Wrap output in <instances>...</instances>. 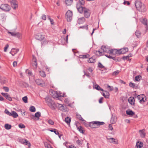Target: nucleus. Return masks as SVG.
<instances>
[{
  "label": "nucleus",
  "instance_id": "f03ea898",
  "mask_svg": "<svg viewBox=\"0 0 148 148\" xmlns=\"http://www.w3.org/2000/svg\"><path fill=\"white\" fill-rule=\"evenodd\" d=\"M135 5L137 10L141 12H144L146 11V8L145 6L140 1H136L135 2Z\"/></svg>",
  "mask_w": 148,
  "mask_h": 148
},
{
  "label": "nucleus",
  "instance_id": "72a5a7b5",
  "mask_svg": "<svg viewBox=\"0 0 148 148\" xmlns=\"http://www.w3.org/2000/svg\"><path fill=\"white\" fill-rule=\"evenodd\" d=\"M136 85L135 84L132 83V82H130L129 84V86L132 88H136L137 87V86H136Z\"/></svg>",
  "mask_w": 148,
  "mask_h": 148
},
{
  "label": "nucleus",
  "instance_id": "49530a36",
  "mask_svg": "<svg viewBox=\"0 0 148 148\" xmlns=\"http://www.w3.org/2000/svg\"><path fill=\"white\" fill-rule=\"evenodd\" d=\"M23 101L25 103H27V96H25L22 98Z\"/></svg>",
  "mask_w": 148,
  "mask_h": 148
},
{
  "label": "nucleus",
  "instance_id": "c9c22d12",
  "mask_svg": "<svg viewBox=\"0 0 148 148\" xmlns=\"http://www.w3.org/2000/svg\"><path fill=\"white\" fill-rule=\"evenodd\" d=\"M146 100V97H143L141 98V100H140L139 102L141 103H143Z\"/></svg>",
  "mask_w": 148,
  "mask_h": 148
},
{
  "label": "nucleus",
  "instance_id": "774afa93",
  "mask_svg": "<svg viewBox=\"0 0 148 148\" xmlns=\"http://www.w3.org/2000/svg\"><path fill=\"white\" fill-rule=\"evenodd\" d=\"M42 18L44 20H45L46 19V16L45 14H42Z\"/></svg>",
  "mask_w": 148,
  "mask_h": 148
},
{
  "label": "nucleus",
  "instance_id": "c03bdc74",
  "mask_svg": "<svg viewBox=\"0 0 148 148\" xmlns=\"http://www.w3.org/2000/svg\"><path fill=\"white\" fill-rule=\"evenodd\" d=\"M71 121L70 118L68 117H67L65 119V121L68 124H69Z\"/></svg>",
  "mask_w": 148,
  "mask_h": 148
},
{
  "label": "nucleus",
  "instance_id": "ea45409f",
  "mask_svg": "<svg viewBox=\"0 0 148 148\" xmlns=\"http://www.w3.org/2000/svg\"><path fill=\"white\" fill-rule=\"evenodd\" d=\"M135 34L136 36L138 38H139L140 37V35L141 34V33L140 31L137 30Z\"/></svg>",
  "mask_w": 148,
  "mask_h": 148
},
{
  "label": "nucleus",
  "instance_id": "a18cd8bd",
  "mask_svg": "<svg viewBox=\"0 0 148 148\" xmlns=\"http://www.w3.org/2000/svg\"><path fill=\"white\" fill-rule=\"evenodd\" d=\"M143 97H145V95L142 94L138 95L137 96V98H138V99L140 101V100H141V98ZM135 98H136V97H135Z\"/></svg>",
  "mask_w": 148,
  "mask_h": 148
},
{
  "label": "nucleus",
  "instance_id": "603ef678",
  "mask_svg": "<svg viewBox=\"0 0 148 148\" xmlns=\"http://www.w3.org/2000/svg\"><path fill=\"white\" fill-rule=\"evenodd\" d=\"M4 112L9 116H11V112H10L7 109H5L4 111Z\"/></svg>",
  "mask_w": 148,
  "mask_h": 148
},
{
  "label": "nucleus",
  "instance_id": "b1692460",
  "mask_svg": "<svg viewBox=\"0 0 148 148\" xmlns=\"http://www.w3.org/2000/svg\"><path fill=\"white\" fill-rule=\"evenodd\" d=\"M11 116H12L14 118H16L18 116V115L16 112L14 111H12Z\"/></svg>",
  "mask_w": 148,
  "mask_h": 148
},
{
  "label": "nucleus",
  "instance_id": "680f3d73",
  "mask_svg": "<svg viewBox=\"0 0 148 148\" xmlns=\"http://www.w3.org/2000/svg\"><path fill=\"white\" fill-rule=\"evenodd\" d=\"M48 123L49 124L51 125H53L54 124V122L51 119H49L48 120Z\"/></svg>",
  "mask_w": 148,
  "mask_h": 148
},
{
  "label": "nucleus",
  "instance_id": "aec40b11",
  "mask_svg": "<svg viewBox=\"0 0 148 148\" xmlns=\"http://www.w3.org/2000/svg\"><path fill=\"white\" fill-rule=\"evenodd\" d=\"M120 49L122 54H125L128 51V49L127 47L121 48Z\"/></svg>",
  "mask_w": 148,
  "mask_h": 148
},
{
  "label": "nucleus",
  "instance_id": "39448f33",
  "mask_svg": "<svg viewBox=\"0 0 148 148\" xmlns=\"http://www.w3.org/2000/svg\"><path fill=\"white\" fill-rule=\"evenodd\" d=\"M73 13L72 11L68 10L65 14L66 18L68 22H70L72 19Z\"/></svg>",
  "mask_w": 148,
  "mask_h": 148
},
{
  "label": "nucleus",
  "instance_id": "f8f14e48",
  "mask_svg": "<svg viewBox=\"0 0 148 148\" xmlns=\"http://www.w3.org/2000/svg\"><path fill=\"white\" fill-rule=\"evenodd\" d=\"M57 107L59 108V110L65 112L66 110H65L66 108L65 106H63L62 104L58 103Z\"/></svg>",
  "mask_w": 148,
  "mask_h": 148
},
{
  "label": "nucleus",
  "instance_id": "e2e57ef3",
  "mask_svg": "<svg viewBox=\"0 0 148 148\" xmlns=\"http://www.w3.org/2000/svg\"><path fill=\"white\" fill-rule=\"evenodd\" d=\"M119 73V70H117L113 73V75H118Z\"/></svg>",
  "mask_w": 148,
  "mask_h": 148
},
{
  "label": "nucleus",
  "instance_id": "a878e982",
  "mask_svg": "<svg viewBox=\"0 0 148 148\" xmlns=\"http://www.w3.org/2000/svg\"><path fill=\"white\" fill-rule=\"evenodd\" d=\"M73 0H65L66 4L67 6L71 5L73 3Z\"/></svg>",
  "mask_w": 148,
  "mask_h": 148
},
{
  "label": "nucleus",
  "instance_id": "052dcab7",
  "mask_svg": "<svg viewBox=\"0 0 148 148\" xmlns=\"http://www.w3.org/2000/svg\"><path fill=\"white\" fill-rule=\"evenodd\" d=\"M101 87L98 84H96L95 85V88L98 90H99V89Z\"/></svg>",
  "mask_w": 148,
  "mask_h": 148
},
{
  "label": "nucleus",
  "instance_id": "2eb2a0df",
  "mask_svg": "<svg viewBox=\"0 0 148 148\" xmlns=\"http://www.w3.org/2000/svg\"><path fill=\"white\" fill-rule=\"evenodd\" d=\"M18 51V49L13 48L12 49L10 53H11L12 56H14Z\"/></svg>",
  "mask_w": 148,
  "mask_h": 148
},
{
  "label": "nucleus",
  "instance_id": "3c124183",
  "mask_svg": "<svg viewBox=\"0 0 148 148\" xmlns=\"http://www.w3.org/2000/svg\"><path fill=\"white\" fill-rule=\"evenodd\" d=\"M104 92H105L106 95V97H105V98L108 99L109 98L110 96V94L109 93V92L106 91H104Z\"/></svg>",
  "mask_w": 148,
  "mask_h": 148
},
{
  "label": "nucleus",
  "instance_id": "cd10ccee",
  "mask_svg": "<svg viewBox=\"0 0 148 148\" xmlns=\"http://www.w3.org/2000/svg\"><path fill=\"white\" fill-rule=\"evenodd\" d=\"M147 20L145 18H143L141 21V22L143 24L146 25V28H147V27H148V24L147 23Z\"/></svg>",
  "mask_w": 148,
  "mask_h": 148
},
{
  "label": "nucleus",
  "instance_id": "6e6d98bb",
  "mask_svg": "<svg viewBox=\"0 0 148 148\" xmlns=\"http://www.w3.org/2000/svg\"><path fill=\"white\" fill-rule=\"evenodd\" d=\"M97 53H98L99 56H102L103 55V53L102 52H101L100 51H96V53L97 55Z\"/></svg>",
  "mask_w": 148,
  "mask_h": 148
},
{
  "label": "nucleus",
  "instance_id": "423d86ee",
  "mask_svg": "<svg viewBox=\"0 0 148 148\" xmlns=\"http://www.w3.org/2000/svg\"><path fill=\"white\" fill-rule=\"evenodd\" d=\"M0 8L2 10L6 12L9 11L11 9L10 5L6 4H2Z\"/></svg>",
  "mask_w": 148,
  "mask_h": 148
},
{
  "label": "nucleus",
  "instance_id": "8fccbe9b",
  "mask_svg": "<svg viewBox=\"0 0 148 148\" xmlns=\"http://www.w3.org/2000/svg\"><path fill=\"white\" fill-rule=\"evenodd\" d=\"M5 80L3 79L0 75V83L1 84H4L5 83Z\"/></svg>",
  "mask_w": 148,
  "mask_h": 148
},
{
  "label": "nucleus",
  "instance_id": "a19ab883",
  "mask_svg": "<svg viewBox=\"0 0 148 148\" xmlns=\"http://www.w3.org/2000/svg\"><path fill=\"white\" fill-rule=\"evenodd\" d=\"M77 127V129L79 130V131L82 134H84V131L82 129V127L81 126H80L79 127Z\"/></svg>",
  "mask_w": 148,
  "mask_h": 148
},
{
  "label": "nucleus",
  "instance_id": "9d476101",
  "mask_svg": "<svg viewBox=\"0 0 148 148\" xmlns=\"http://www.w3.org/2000/svg\"><path fill=\"white\" fill-rule=\"evenodd\" d=\"M35 38L38 40H42L44 39L45 37L44 36L40 34H38L36 35Z\"/></svg>",
  "mask_w": 148,
  "mask_h": 148
},
{
  "label": "nucleus",
  "instance_id": "6e6552de",
  "mask_svg": "<svg viewBox=\"0 0 148 148\" xmlns=\"http://www.w3.org/2000/svg\"><path fill=\"white\" fill-rule=\"evenodd\" d=\"M37 60L35 56H33L32 64L33 67L35 69H36L37 67Z\"/></svg>",
  "mask_w": 148,
  "mask_h": 148
},
{
  "label": "nucleus",
  "instance_id": "1a4fd4ad",
  "mask_svg": "<svg viewBox=\"0 0 148 148\" xmlns=\"http://www.w3.org/2000/svg\"><path fill=\"white\" fill-rule=\"evenodd\" d=\"M8 33L11 34L12 36L16 37L17 38L20 37L21 36V34L18 32H8Z\"/></svg>",
  "mask_w": 148,
  "mask_h": 148
},
{
  "label": "nucleus",
  "instance_id": "f257e3e1",
  "mask_svg": "<svg viewBox=\"0 0 148 148\" xmlns=\"http://www.w3.org/2000/svg\"><path fill=\"white\" fill-rule=\"evenodd\" d=\"M76 8L78 12L80 13H84V15L86 18H88L90 14V10L84 7H83L80 5L79 4H77Z\"/></svg>",
  "mask_w": 148,
  "mask_h": 148
},
{
  "label": "nucleus",
  "instance_id": "ddd939ff",
  "mask_svg": "<svg viewBox=\"0 0 148 148\" xmlns=\"http://www.w3.org/2000/svg\"><path fill=\"white\" fill-rule=\"evenodd\" d=\"M107 139L109 140V142L110 143H113L114 144H116L118 143L117 140L116 139H115L114 138H107Z\"/></svg>",
  "mask_w": 148,
  "mask_h": 148
},
{
  "label": "nucleus",
  "instance_id": "9b49d317",
  "mask_svg": "<svg viewBox=\"0 0 148 148\" xmlns=\"http://www.w3.org/2000/svg\"><path fill=\"white\" fill-rule=\"evenodd\" d=\"M1 94L6 98L10 101L12 100V98L10 96L8 93H6L2 92Z\"/></svg>",
  "mask_w": 148,
  "mask_h": 148
},
{
  "label": "nucleus",
  "instance_id": "69168bd1",
  "mask_svg": "<svg viewBox=\"0 0 148 148\" xmlns=\"http://www.w3.org/2000/svg\"><path fill=\"white\" fill-rule=\"evenodd\" d=\"M76 143L79 145H82L81 141L80 140H77L76 141Z\"/></svg>",
  "mask_w": 148,
  "mask_h": 148
},
{
  "label": "nucleus",
  "instance_id": "338daca9",
  "mask_svg": "<svg viewBox=\"0 0 148 148\" xmlns=\"http://www.w3.org/2000/svg\"><path fill=\"white\" fill-rule=\"evenodd\" d=\"M9 47V45L8 44H6L5 47L4 48V51L5 52H6L7 51V49H8Z\"/></svg>",
  "mask_w": 148,
  "mask_h": 148
},
{
  "label": "nucleus",
  "instance_id": "bb28decb",
  "mask_svg": "<svg viewBox=\"0 0 148 148\" xmlns=\"http://www.w3.org/2000/svg\"><path fill=\"white\" fill-rule=\"evenodd\" d=\"M79 58H88L90 57V55L88 54H86L84 55H80Z\"/></svg>",
  "mask_w": 148,
  "mask_h": 148
},
{
  "label": "nucleus",
  "instance_id": "4d7b16f0",
  "mask_svg": "<svg viewBox=\"0 0 148 148\" xmlns=\"http://www.w3.org/2000/svg\"><path fill=\"white\" fill-rule=\"evenodd\" d=\"M18 127L21 128H25V126L23 124L21 123L18 125Z\"/></svg>",
  "mask_w": 148,
  "mask_h": 148
},
{
  "label": "nucleus",
  "instance_id": "f3484780",
  "mask_svg": "<svg viewBox=\"0 0 148 148\" xmlns=\"http://www.w3.org/2000/svg\"><path fill=\"white\" fill-rule=\"evenodd\" d=\"M145 130L144 129L139 130V132L140 133V136L142 138H144L146 134L145 132Z\"/></svg>",
  "mask_w": 148,
  "mask_h": 148
},
{
  "label": "nucleus",
  "instance_id": "393cba45",
  "mask_svg": "<svg viewBox=\"0 0 148 148\" xmlns=\"http://www.w3.org/2000/svg\"><path fill=\"white\" fill-rule=\"evenodd\" d=\"M85 18L84 17L79 18L78 19V22L79 24H82L85 21Z\"/></svg>",
  "mask_w": 148,
  "mask_h": 148
},
{
  "label": "nucleus",
  "instance_id": "864d4df0",
  "mask_svg": "<svg viewBox=\"0 0 148 148\" xmlns=\"http://www.w3.org/2000/svg\"><path fill=\"white\" fill-rule=\"evenodd\" d=\"M114 49H112L110 50L109 49V52L108 53L109 54H110L111 55H112L113 56V53H114Z\"/></svg>",
  "mask_w": 148,
  "mask_h": 148
},
{
  "label": "nucleus",
  "instance_id": "13d9d810",
  "mask_svg": "<svg viewBox=\"0 0 148 148\" xmlns=\"http://www.w3.org/2000/svg\"><path fill=\"white\" fill-rule=\"evenodd\" d=\"M80 4L81 5H84L85 3L84 0H79Z\"/></svg>",
  "mask_w": 148,
  "mask_h": 148
},
{
  "label": "nucleus",
  "instance_id": "58836bf2",
  "mask_svg": "<svg viewBox=\"0 0 148 148\" xmlns=\"http://www.w3.org/2000/svg\"><path fill=\"white\" fill-rule=\"evenodd\" d=\"M142 79V76L140 75L137 76L135 77V80L136 81H139Z\"/></svg>",
  "mask_w": 148,
  "mask_h": 148
},
{
  "label": "nucleus",
  "instance_id": "2f4dec72",
  "mask_svg": "<svg viewBox=\"0 0 148 148\" xmlns=\"http://www.w3.org/2000/svg\"><path fill=\"white\" fill-rule=\"evenodd\" d=\"M23 143H24L25 145H28V147H30L31 146L30 143L26 139H24V141L23 142Z\"/></svg>",
  "mask_w": 148,
  "mask_h": 148
},
{
  "label": "nucleus",
  "instance_id": "4468645a",
  "mask_svg": "<svg viewBox=\"0 0 148 148\" xmlns=\"http://www.w3.org/2000/svg\"><path fill=\"white\" fill-rule=\"evenodd\" d=\"M6 20V16L4 13H0V21L4 22Z\"/></svg>",
  "mask_w": 148,
  "mask_h": 148
},
{
  "label": "nucleus",
  "instance_id": "20e7f679",
  "mask_svg": "<svg viewBox=\"0 0 148 148\" xmlns=\"http://www.w3.org/2000/svg\"><path fill=\"white\" fill-rule=\"evenodd\" d=\"M105 123L103 122H100L98 121H95L89 123L88 126L92 128H97L99 126L103 125Z\"/></svg>",
  "mask_w": 148,
  "mask_h": 148
},
{
  "label": "nucleus",
  "instance_id": "473e14b6",
  "mask_svg": "<svg viewBox=\"0 0 148 148\" xmlns=\"http://www.w3.org/2000/svg\"><path fill=\"white\" fill-rule=\"evenodd\" d=\"M44 144L46 148H53V147L51 146L50 144H48L47 142H44Z\"/></svg>",
  "mask_w": 148,
  "mask_h": 148
},
{
  "label": "nucleus",
  "instance_id": "bf43d9fd",
  "mask_svg": "<svg viewBox=\"0 0 148 148\" xmlns=\"http://www.w3.org/2000/svg\"><path fill=\"white\" fill-rule=\"evenodd\" d=\"M3 88L6 92H8L9 91V88L8 87L4 86L3 87Z\"/></svg>",
  "mask_w": 148,
  "mask_h": 148
},
{
  "label": "nucleus",
  "instance_id": "6ab92c4d",
  "mask_svg": "<svg viewBox=\"0 0 148 148\" xmlns=\"http://www.w3.org/2000/svg\"><path fill=\"white\" fill-rule=\"evenodd\" d=\"M101 49L103 51V52L108 53L109 52V49L106 48L105 46H101Z\"/></svg>",
  "mask_w": 148,
  "mask_h": 148
},
{
  "label": "nucleus",
  "instance_id": "c85d7f7f",
  "mask_svg": "<svg viewBox=\"0 0 148 148\" xmlns=\"http://www.w3.org/2000/svg\"><path fill=\"white\" fill-rule=\"evenodd\" d=\"M143 143L142 142H137L136 143V146L137 148H141L143 146Z\"/></svg>",
  "mask_w": 148,
  "mask_h": 148
},
{
  "label": "nucleus",
  "instance_id": "e433bc0d",
  "mask_svg": "<svg viewBox=\"0 0 148 148\" xmlns=\"http://www.w3.org/2000/svg\"><path fill=\"white\" fill-rule=\"evenodd\" d=\"M76 117L77 118L81 121H84V120L81 117V115L79 114H76Z\"/></svg>",
  "mask_w": 148,
  "mask_h": 148
},
{
  "label": "nucleus",
  "instance_id": "0e129e2a",
  "mask_svg": "<svg viewBox=\"0 0 148 148\" xmlns=\"http://www.w3.org/2000/svg\"><path fill=\"white\" fill-rule=\"evenodd\" d=\"M107 88H109L110 91H112L113 90L114 88L113 86H110L108 85Z\"/></svg>",
  "mask_w": 148,
  "mask_h": 148
},
{
  "label": "nucleus",
  "instance_id": "de8ad7c7",
  "mask_svg": "<svg viewBox=\"0 0 148 148\" xmlns=\"http://www.w3.org/2000/svg\"><path fill=\"white\" fill-rule=\"evenodd\" d=\"M41 44L42 45H47L48 42V41L45 39L44 40H41Z\"/></svg>",
  "mask_w": 148,
  "mask_h": 148
},
{
  "label": "nucleus",
  "instance_id": "412c9836",
  "mask_svg": "<svg viewBox=\"0 0 148 148\" xmlns=\"http://www.w3.org/2000/svg\"><path fill=\"white\" fill-rule=\"evenodd\" d=\"M95 61V57L92 56V57L90 58L88 60V62L89 63H94Z\"/></svg>",
  "mask_w": 148,
  "mask_h": 148
},
{
  "label": "nucleus",
  "instance_id": "4c0bfd02",
  "mask_svg": "<svg viewBox=\"0 0 148 148\" xmlns=\"http://www.w3.org/2000/svg\"><path fill=\"white\" fill-rule=\"evenodd\" d=\"M29 110L31 112H35L36 110L35 107L33 106H31L30 107Z\"/></svg>",
  "mask_w": 148,
  "mask_h": 148
},
{
  "label": "nucleus",
  "instance_id": "37998d69",
  "mask_svg": "<svg viewBox=\"0 0 148 148\" xmlns=\"http://www.w3.org/2000/svg\"><path fill=\"white\" fill-rule=\"evenodd\" d=\"M40 75L42 77H45L46 76L45 73L43 71H40Z\"/></svg>",
  "mask_w": 148,
  "mask_h": 148
},
{
  "label": "nucleus",
  "instance_id": "5fc2aeb1",
  "mask_svg": "<svg viewBox=\"0 0 148 148\" xmlns=\"http://www.w3.org/2000/svg\"><path fill=\"white\" fill-rule=\"evenodd\" d=\"M79 28L82 29H86V30H88V25H84L82 26H80L79 27Z\"/></svg>",
  "mask_w": 148,
  "mask_h": 148
},
{
  "label": "nucleus",
  "instance_id": "dca6fc26",
  "mask_svg": "<svg viewBox=\"0 0 148 148\" xmlns=\"http://www.w3.org/2000/svg\"><path fill=\"white\" fill-rule=\"evenodd\" d=\"M128 101L129 103L132 105L135 104V99L134 97H130L128 99Z\"/></svg>",
  "mask_w": 148,
  "mask_h": 148
},
{
  "label": "nucleus",
  "instance_id": "7c9ffc66",
  "mask_svg": "<svg viewBox=\"0 0 148 148\" xmlns=\"http://www.w3.org/2000/svg\"><path fill=\"white\" fill-rule=\"evenodd\" d=\"M110 54L108 55V54H105L104 55L106 56L108 58L110 59H112L113 60L116 61V59L115 58V57L114 56H112L110 55Z\"/></svg>",
  "mask_w": 148,
  "mask_h": 148
},
{
  "label": "nucleus",
  "instance_id": "7ed1b4c3",
  "mask_svg": "<svg viewBox=\"0 0 148 148\" xmlns=\"http://www.w3.org/2000/svg\"><path fill=\"white\" fill-rule=\"evenodd\" d=\"M45 100L47 105L51 108L53 110H56L58 106V103L56 104L49 97H46Z\"/></svg>",
  "mask_w": 148,
  "mask_h": 148
},
{
  "label": "nucleus",
  "instance_id": "5701e85b",
  "mask_svg": "<svg viewBox=\"0 0 148 148\" xmlns=\"http://www.w3.org/2000/svg\"><path fill=\"white\" fill-rule=\"evenodd\" d=\"M42 82L43 81L42 79H38L35 80L36 84L38 85H40L42 84Z\"/></svg>",
  "mask_w": 148,
  "mask_h": 148
},
{
  "label": "nucleus",
  "instance_id": "a211bd4d",
  "mask_svg": "<svg viewBox=\"0 0 148 148\" xmlns=\"http://www.w3.org/2000/svg\"><path fill=\"white\" fill-rule=\"evenodd\" d=\"M126 113L127 115L131 116H132L135 114V113L130 109H128L126 110Z\"/></svg>",
  "mask_w": 148,
  "mask_h": 148
},
{
  "label": "nucleus",
  "instance_id": "79ce46f5",
  "mask_svg": "<svg viewBox=\"0 0 148 148\" xmlns=\"http://www.w3.org/2000/svg\"><path fill=\"white\" fill-rule=\"evenodd\" d=\"M41 116V113L39 112H38L35 113L34 116L36 118H39Z\"/></svg>",
  "mask_w": 148,
  "mask_h": 148
},
{
  "label": "nucleus",
  "instance_id": "09e8293b",
  "mask_svg": "<svg viewBox=\"0 0 148 148\" xmlns=\"http://www.w3.org/2000/svg\"><path fill=\"white\" fill-rule=\"evenodd\" d=\"M98 67L101 69H104L105 68V67L100 62L98 63Z\"/></svg>",
  "mask_w": 148,
  "mask_h": 148
},
{
  "label": "nucleus",
  "instance_id": "f704fd0d",
  "mask_svg": "<svg viewBox=\"0 0 148 148\" xmlns=\"http://www.w3.org/2000/svg\"><path fill=\"white\" fill-rule=\"evenodd\" d=\"M4 127L5 129L9 130L11 129L12 126L8 124H6L5 125Z\"/></svg>",
  "mask_w": 148,
  "mask_h": 148
},
{
  "label": "nucleus",
  "instance_id": "4be33fe9",
  "mask_svg": "<svg viewBox=\"0 0 148 148\" xmlns=\"http://www.w3.org/2000/svg\"><path fill=\"white\" fill-rule=\"evenodd\" d=\"M117 121L116 118L115 116L113 115H112V118L111 119L110 121L112 123H115Z\"/></svg>",
  "mask_w": 148,
  "mask_h": 148
},
{
  "label": "nucleus",
  "instance_id": "c756f323",
  "mask_svg": "<svg viewBox=\"0 0 148 148\" xmlns=\"http://www.w3.org/2000/svg\"><path fill=\"white\" fill-rule=\"evenodd\" d=\"M49 130L51 132H54L56 135H58L59 134V133L58 130L56 129H53L51 130L49 129Z\"/></svg>",
  "mask_w": 148,
  "mask_h": 148
},
{
  "label": "nucleus",
  "instance_id": "0eeeda50",
  "mask_svg": "<svg viewBox=\"0 0 148 148\" xmlns=\"http://www.w3.org/2000/svg\"><path fill=\"white\" fill-rule=\"evenodd\" d=\"M10 3L11 7L13 9L15 10L18 7V5L15 0H12L10 2Z\"/></svg>",
  "mask_w": 148,
  "mask_h": 148
}]
</instances>
